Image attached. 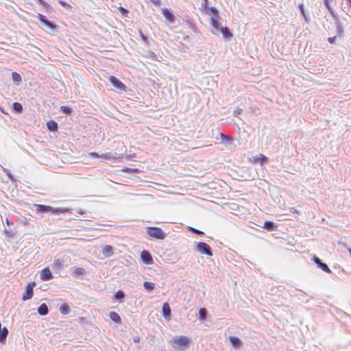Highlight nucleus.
Here are the masks:
<instances>
[{"label":"nucleus","instance_id":"23","mask_svg":"<svg viewBox=\"0 0 351 351\" xmlns=\"http://www.w3.org/2000/svg\"><path fill=\"white\" fill-rule=\"evenodd\" d=\"M47 127L50 132H56L58 129V123L53 120L47 121Z\"/></svg>","mask_w":351,"mask_h":351},{"label":"nucleus","instance_id":"30","mask_svg":"<svg viewBox=\"0 0 351 351\" xmlns=\"http://www.w3.org/2000/svg\"><path fill=\"white\" fill-rule=\"evenodd\" d=\"M208 14L212 15V17L217 18L219 16L218 10L215 7H208Z\"/></svg>","mask_w":351,"mask_h":351},{"label":"nucleus","instance_id":"34","mask_svg":"<svg viewBox=\"0 0 351 351\" xmlns=\"http://www.w3.org/2000/svg\"><path fill=\"white\" fill-rule=\"evenodd\" d=\"M268 161V158L263 154H260V156L255 159V162H259L261 165Z\"/></svg>","mask_w":351,"mask_h":351},{"label":"nucleus","instance_id":"46","mask_svg":"<svg viewBox=\"0 0 351 351\" xmlns=\"http://www.w3.org/2000/svg\"><path fill=\"white\" fill-rule=\"evenodd\" d=\"M90 155L95 158H98L99 157V154L96 152H92L90 153Z\"/></svg>","mask_w":351,"mask_h":351},{"label":"nucleus","instance_id":"43","mask_svg":"<svg viewBox=\"0 0 351 351\" xmlns=\"http://www.w3.org/2000/svg\"><path fill=\"white\" fill-rule=\"evenodd\" d=\"M154 5L159 6L161 1L160 0H149Z\"/></svg>","mask_w":351,"mask_h":351},{"label":"nucleus","instance_id":"50","mask_svg":"<svg viewBox=\"0 0 351 351\" xmlns=\"http://www.w3.org/2000/svg\"><path fill=\"white\" fill-rule=\"evenodd\" d=\"M0 110L3 112V113H5L3 110V109L0 106Z\"/></svg>","mask_w":351,"mask_h":351},{"label":"nucleus","instance_id":"47","mask_svg":"<svg viewBox=\"0 0 351 351\" xmlns=\"http://www.w3.org/2000/svg\"><path fill=\"white\" fill-rule=\"evenodd\" d=\"M5 233L7 234H8L9 236H10V237H13V233H12V231H9V230H5Z\"/></svg>","mask_w":351,"mask_h":351},{"label":"nucleus","instance_id":"40","mask_svg":"<svg viewBox=\"0 0 351 351\" xmlns=\"http://www.w3.org/2000/svg\"><path fill=\"white\" fill-rule=\"evenodd\" d=\"M243 112V109L241 108H237V109H235L233 112V115L235 117H238L239 118V116L240 114L242 113Z\"/></svg>","mask_w":351,"mask_h":351},{"label":"nucleus","instance_id":"22","mask_svg":"<svg viewBox=\"0 0 351 351\" xmlns=\"http://www.w3.org/2000/svg\"><path fill=\"white\" fill-rule=\"evenodd\" d=\"M219 31L225 38L230 39L233 36V34L227 27H221Z\"/></svg>","mask_w":351,"mask_h":351},{"label":"nucleus","instance_id":"53","mask_svg":"<svg viewBox=\"0 0 351 351\" xmlns=\"http://www.w3.org/2000/svg\"><path fill=\"white\" fill-rule=\"evenodd\" d=\"M349 252H350V253L351 254V248H350V249H349Z\"/></svg>","mask_w":351,"mask_h":351},{"label":"nucleus","instance_id":"11","mask_svg":"<svg viewBox=\"0 0 351 351\" xmlns=\"http://www.w3.org/2000/svg\"><path fill=\"white\" fill-rule=\"evenodd\" d=\"M66 265L67 264L65 263L64 259L58 258L54 260L52 267L56 270H62Z\"/></svg>","mask_w":351,"mask_h":351},{"label":"nucleus","instance_id":"8","mask_svg":"<svg viewBox=\"0 0 351 351\" xmlns=\"http://www.w3.org/2000/svg\"><path fill=\"white\" fill-rule=\"evenodd\" d=\"M38 18L40 22H42L45 26L49 27L50 29L53 30L56 29L57 25L52 21L48 20L45 16L41 14H38Z\"/></svg>","mask_w":351,"mask_h":351},{"label":"nucleus","instance_id":"5","mask_svg":"<svg viewBox=\"0 0 351 351\" xmlns=\"http://www.w3.org/2000/svg\"><path fill=\"white\" fill-rule=\"evenodd\" d=\"M36 283L35 282H29L27 284L25 291L24 294L23 295L22 300L25 301L27 300L31 299L33 297L34 294V287L35 286Z\"/></svg>","mask_w":351,"mask_h":351},{"label":"nucleus","instance_id":"15","mask_svg":"<svg viewBox=\"0 0 351 351\" xmlns=\"http://www.w3.org/2000/svg\"><path fill=\"white\" fill-rule=\"evenodd\" d=\"M229 340H230L231 345L232 346V347L234 349L240 348V347L242 345L241 340L237 337L230 336L229 337Z\"/></svg>","mask_w":351,"mask_h":351},{"label":"nucleus","instance_id":"26","mask_svg":"<svg viewBox=\"0 0 351 351\" xmlns=\"http://www.w3.org/2000/svg\"><path fill=\"white\" fill-rule=\"evenodd\" d=\"M110 318L114 321L115 323L120 324L121 322V318L119 315L114 312L112 311L109 313Z\"/></svg>","mask_w":351,"mask_h":351},{"label":"nucleus","instance_id":"51","mask_svg":"<svg viewBox=\"0 0 351 351\" xmlns=\"http://www.w3.org/2000/svg\"><path fill=\"white\" fill-rule=\"evenodd\" d=\"M6 223L9 225L10 224V222L9 221L8 219H6Z\"/></svg>","mask_w":351,"mask_h":351},{"label":"nucleus","instance_id":"18","mask_svg":"<svg viewBox=\"0 0 351 351\" xmlns=\"http://www.w3.org/2000/svg\"><path fill=\"white\" fill-rule=\"evenodd\" d=\"M220 136L223 143L226 145H230L232 144L234 139L231 136L221 133Z\"/></svg>","mask_w":351,"mask_h":351},{"label":"nucleus","instance_id":"9","mask_svg":"<svg viewBox=\"0 0 351 351\" xmlns=\"http://www.w3.org/2000/svg\"><path fill=\"white\" fill-rule=\"evenodd\" d=\"M142 261L146 265H151L153 263V258L150 252L147 250H143L141 254Z\"/></svg>","mask_w":351,"mask_h":351},{"label":"nucleus","instance_id":"14","mask_svg":"<svg viewBox=\"0 0 351 351\" xmlns=\"http://www.w3.org/2000/svg\"><path fill=\"white\" fill-rule=\"evenodd\" d=\"M337 36L343 37L344 36V29L342 23L337 19L335 21Z\"/></svg>","mask_w":351,"mask_h":351},{"label":"nucleus","instance_id":"3","mask_svg":"<svg viewBox=\"0 0 351 351\" xmlns=\"http://www.w3.org/2000/svg\"><path fill=\"white\" fill-rule=\"evenodd\" d=\"M194 250L198 252L201 254H205L208 256H213V250L210 246L205 242L195 243Z\"/></svg>","mask_w":351,"mask_h":351},{"label":"nucleus","instance_id":"16","mask_svg":"<svg viewBox=\"0 0 351 351\" xmlns=\"http://www.w3.org/2000/svg\"><path fill=\"white\" fill-rule=\"evenodd\" d=\"M102 254L108 258L110 257L114 254V249L111 245H105L102 249Z\"/></svg>","mask_w":351,"mask_h":351},{"label":"nucleus","instance_id":"39","mask_svg":"<svg viewBox=\"0 0 351 351\" xmlns=\"http://www.w3.org/2000/svg\"><path fill=\"white\" fill-rule=\"evenodd\" d=\"M4 172L6 173V175L8 176V178L10 179L12 182L16 181V180L14 178V176L11 173L10 170L4 169Z\"/></svg>","mask_w":351,"mask_h":351},{"label":"nucleus","instance_id":"44","mask_svg":"<svg viewBox=\"0 0 351 351\" xmlns=\"http://www.w3.org/2000/svg\"><path fill=\"white\" fill-rule=\"evenodd\" d=\"M208 3V0H203L202 3V5L203 7H204L205 9H207L208 7H207V4Z\"/></svg>","mask_w":351,"mask_h":351},{"label":"nucleus","instance_id":"52","mask_svg":"<svg viewBox=\"0 0 351 351\" xmlns=\"http://www.w3.org/2000/svg\"><path fill=\"white\" fill-rule=\"evenodd\" d=\"M212 33L214 34H216V32L215 31H213V30H212Z\"/></svg>","mask_w":351,"mask_h":351},{"label":"nucleus","instance_id":"41","mask_svg":"<svg viewBox=\"0 0 351 351\" xmlns=\"http://www.w3.org/2000/svg\"><path fill=\"white\" fill-rule=\"evenodd\" d=\"M139 33H140V36H141V38L142 40H143V42H145V43H147V41H148V38H147V36H145V35L142 32V31H141V30H140V31H139Z\"/></svg>","mask_w":351,"mask_h":351},{"label":"nucleus","instance_id":"17","mask_svg":"<svg viewBox=\"0 0 351 351\" xmlns=\"http://www.w3.org/2000/svg\"><path fill=\"white\" fill-rule=\"evenodd\" d=\"M8 329L6 327L1 328L0 323V343H4L8 335Z\"/></svg>","mask_w":351,"mask_h":351},{"label":"nucleus","instance_id":"6","mask_svg":"<svg viewBox=\"0 0 351 351\" xmlns=\"http://www.w3.org/2000/svg\"><path fill=\"white\" fill-rule=\"evenodd\" d=\"M108 79H109V82L112 84V86L114 88H116L120 90H125V89H126L125 85L118 78H117L114 76L111 75L109 77Z\"/></svg>","mask_w":351,"mask_h":351},{"label":"nucleus","instance_id":"33","mask_svg":"<svg viewBox=\"0 0 351 351\" xmlns=\"http://www.w3.org/2000/svg\"><path fill=\"white\" fill-rule=\"evenodd\" d=\"M330 1L331 0H324V4L327 8V10L330 12V14L335 16L334 10L330 5Z\"/></svg>","mask_w":351,"mask_h":351},{"label":"nucleus","instance_id":"54","mask_svg":"<svg viewBox=\"0 0 351 351\" xmlns=\"http://www.w3.org/2000/svg\"><path fill=\"white\" fill-rule=\"evenodd\" d=\"M114 0H112V1H114Z\"/></svg>","mask_w":351,"mask_h":351},{"label":"nucleus","instance_id":"7","mask_svg":"<svg viewBox=\"0 0 351 351\" xmlns=\"http://www.w3.org/2000/svg\"><path fill=\"white\" fill-rule=\"evenodd\" d=\"M313 261L317 265L319 268H320L322 271L326 273L331 274L332 271L328 267V265L325 263H323L319 258L316 256H314L313 258Z\"/></svg>","mask_w":351,"mask_h":351},{"label":"nucleus","instance_id":"32","mask_svg":"<svg viewBox=\"0 0 351 351\" xmlns=\"http://www.w3.org/2000/svg\"><path fill=\"white\" fill-rule=\"evenodd\" d=\"M60 312L63 315H67L70 313V308L68 304H64L60 307Z\"/></svg>","mask_w":351,"mask_h":351},{"label":"nucleus","instance_id":"42","mask_svg":"<svg viewBox=\"0 0 351 351\" xmlns=\"http://www.w3.org/2000/svg\"><path fill=\"white\" fill-rule=\"evenodd\" d=\"M337 37V36H335L333 37H329L327 38V40L329 43L334 44L336 42Z\"/></svg>","mask_w":351,"mask_h":351},{"label":"nucleus","instance_id":"48","mask_svg":"<svg viewBox=\"0 0 351 351\" xmlns=\"http://www.w3.org/2000/svg\"><path fill=\"white\" fill-rule=\"evenodd\" d=\"M38 1L40 5H45L46 3L44 0H38Z\"/></svg>","mask_w":351,"mask_h":351},{"label":"nucleus","instance_id":"28","mask_svg":"<svg viewBox=\"0 0 351 351\" xmlns=\"http://www.w3.org/2000/svg\"><path fill=\"white\" fill-rule=\"evenodd\" d=\"M12 79L16 85L20 84L22 82L21 76L16 72L12 73Z\"/></svg>","mask_w":351,"mask_h":351},{"label":"nucleus","instance_id":"31","mask_svg":"<svg viewBox=\"0 0 351 351\" xmlns=\"http://www.w3.org/2000/svg\"><path fill=\"white\" fill-rule=\"evenodd\" d=\"M114 297L116 300L122 302L123 299L125 298V293L122 290H119L115 293Z\"/></svg>","mask_w":351,"mask_h":351},{"label":"nucleus","instance_id":"1","mask_svg":"<svg viewBox=\"0 0 351 351\" xmlns=\"http://www.w3.org/2000/svg\"><path fill=\"white\" fill-rule=\"evenodd\" d=\"M191 340L184 335L174 336L170 341L171 346L177 350L184 351L189 348Z\"/></svg>","mask_w":351,"mask_h":351},{"label":"nucleus","instance_id":"36","mask_svg":"<svg viewBox=\"0 0 351 351\" xmlns=\"http://www.w3.org/2000/svg\"><path fill=\"white\" fill-rule=\"evenodd\" d=\"M118 10H119L120 13L121 14V15L124 17H126V18H129L128 16V14H129V11L128 10H127L126 8L122 7V6H119L118 8Z\"/></svg>","mask_w":351,"mask_h":351},{"label":"nucleus","instance_id":"19","mask_svg":"<svg viewBox=\"0 0 351 351\" xmlns=\"http://www.w3.org/2000/svg\"><path fill=\"white\" fill-rule=\"evenodd\" d=\"M71 270H72V276H75V277L83 276L86 273L85 269L82 267H74L71 269Z\"/></svg>","mask_w":351,"mask_h":351},{"label":"nucleus","instance_id":"12","mask_svg":"<svg viewBox=\"0 0 351 351\" xmlns=\"http://www.w3.org/2000/svg\"><path fill=\"white\" fill-rule=\"evenodd\" d=\"M162 13L165 18L166 19V20H167L168 21L171 23H173L175 21L176 17L171 10L168 8H162Z\"/></svg>","mask_w":351,"mask_h":351},{"label":"nucleus","instance_id":"2","mask_svg":"<svg viewBox=\"0 0 351 351\" xmlns=\"http://www.w3.org/2000/svg\"><path fill=\"white\" fill-rule=\"evenodd\" d=\"M36 210L38 213H51L53 215H59L61 213H66L69 211L68 208H53L50 206L43 205V204H34V205Z\"/></svg>","mask_w":351,"mask_h":351},{"label":"nucleus","instance_id":"21","mask_svg":"<svg viewBox=\"0 0 351 351\" xmlns=\"http://www.w3.org/2000/svg\"><path fill=\"white\" fill-rule=\"evenodd\" d=\"M263 227L268 231H273L277 228V226L271 221H265Z\"/></svg>","mask_w":351,"mask_h":351},{"label":"nucleus","instance_id":"35","mask_svg":"<svg viewBox=\"0 0 351 351\" xmlns=\"http://www.w3.org/2000/svg\"><path fill=\"white\" fill-rule=\"evenodd\" d=\"M60 111L62 112H63L64 114L69 115V114H71V112H73V110L69 106H62L60 107Z\"/></svg>","mask_w":351,"mask_h":351},{"label":"nucleus","instance_id":"25","mask_svg":"<svg viewBox=\"0 0 351 351\" xmlns=\"http://www.w3.org/2000/svg\"><path fill=\"white\" fill-rule=\"evenodd\" d=\"M12 110L17 114H21L23 110L22 104L19 102H14L12 104Z\"/></svg>","mask_w":351,"mask_h":351},{"label":"nucleus","instance_id":"27","mask_svg":"<svg viewBox=\"0 0 351 351\" xmlns=\"http://www.w3.org/2000/svg\"><path fill=\"white\" fill-rule=\"evenodd\" d=\"M208 311L205 308H200L198 312V317L200 320L204 321L206 319Z\"/></svg>","mask_w":351,"mask_h":351},{"label":"nucleus","instance_id":"38","mask_svg":"<svg viewBox=\"0 0 351 351\" xmlns=\"http://www.w3.org/2000/svg\"><path fill=\"white\" fill-rule=\"evenodd\" d=\"M298 8L300 9L302 15L304 16V18L305 19H306V13H305V10H304V4L303 3H300L299 5H298Z\"/></svg>","mask_w":351,"mask_h":351},{"label":"nucleus","instance_id":"20","mask_svg":"<svg viewBox=\"0 0 351 351\" xmlns=\"http://www.w3.org/2000/svg\"><path fill=\"white\" fill-rule=\"evenodd\" d=\"M38 313L40 315H46L49 313V308L45 303L41 304L38 308Z\"/></svg>","mask_w":351,"mask_h":351},{"label":"nucleus","instance_id":"37","mask_svg":"<svg viewBox=\"0 0 351 351\" xmlns=\"http://www.w3.org/2000/svg\"><path fill=\"white\" fill-rule=\"evenodd\" d=\"M189 230L191 232L195 233V234H197V235H200V236H202V235H204V232L203 231L199 230H197V229H196V228H193V227H189Z\"/></svg>","mask_w":351,"mask_h":351},{"label":"nucleus","instance_id":"49","mask_svg":"<svg viewBox=\"0 0 351 351\" xmlns=\"http://www.w3.org/2000/svg\"><path fill=\"white\" fill-rule=\"evenodd\" d=\"M78 319L80 322H83V321H84L85 319H84V317H80L78 318Z\"/></svg>","mask_w":351,"mask_h":351},{"label":"nucleus","instance_id":"13","mask_svg":"<svg viewBox=\"0 0 351 351\" xmlns=\"http://www.w3.org/2000/svg\"><path fill=\"white\" fill-rule=\"evenodd\" d=\"M162 313L164 318L169 321L171 319V311L169 304L167 302H165L162 305Z\"/></svg>","mask_w":351,"mask_h":351},{"label":"nucleus","instance_id":"29","mask_svg":"<svg viewBox=\"0 0 351 351\" xmlns=\"http://www.w3.org/2000/svg\"><path fill=\"white\" fill-rule=\"evenodd\" d=\"M143 287L147 291L150 292L155 289V284L151 282L145 281L143 282Z\"/></svg>","mask_w":351,"mask_h":351},{"label":"nucleus","instance_id":"24","mask_svg":"<svg viewBox=\"0 0 351 351\" xmlns=\"http://www.w3.org/2000/svg\"><path fill=\"white\" fill-rule=\"evenodd\" d=\"M210 25L216 30V32H219L221 27H223L221 24L217 21V19L215 17H211Z\"/></svg>","mask_w":351,"mask_h":351},{"label":"nucleus","instance_id":"10","mask_svg":"<svg viewBox=\"0 0 351 351\" xmlns=\"http://www.w3.org/2000/svg\"><path fill=\"white\" fill-rule=\"evenodd\" d=\"M53 278L49 267H45L40 271V279L43 281H48Z\"/></svg>","mask_w":351,"mask_h":351},{"label":"nucleus","instance_id":"4","mask_svg":"<svg viewBox=\"0 0 351 351\" xmlns=\"http://www.w3.org/2000/svg\"><path fill=\"white\" fill-rule=\"evenodd\" d=\"M147 233L149 237L158 240H163L167 236L163 230L158 227H148Z\"/></svg>","mask_w":351,"mask_h":351},{"label":"nucleus","instance_id":"45","mask_svg":"<svg viewBox=\"0 0 351 351\" xmlns=\"http://www.w3.org/2000/svg\"><path fill=\"white\" fill-rule=\"evenodd\" d=\"M102 157L106 158V159H110V154H104L101 156Z\"/></svg>","mask_w":351,"mask_h":351}]
</instances>
